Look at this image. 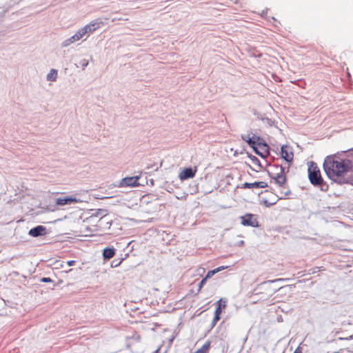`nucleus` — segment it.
I'll return each instance as SVG.
<instances>
[{
  "mask_svg": "<svg viewBox=\"0 0 353 353\" xmlns=\"http://www.w3.org/2000/svg\"><path fill=\"white\" fill-rule=\"evenodd\" d=\"M323 168L328 178L335 182L345 184L353 181V163L350 159L335 155L327 157Z\"/></svg>",
  "mask_w": 353,
  "mask_h": 353,
  "instance_id": "nucleus-1",
  "label": "nucleus"
},
{
  "mask_svg": "<svg viewBox=\"0 0 353 353\" xmlns=\"http://www.w3.org/2000/svg\"><path fill=\"white\" fill-rule=\"evenodd\" d=\"M275 172H268L269 176L271 178V181H274L279 188V195L274 196L272 192L267 193L272 196L271 199L263 197V203L270 207L274 205L279 199H283L290 193L287 185V177L284 171V168L282 166L274 165Z\"/></svg>",
  "mask_w": 353,
  "mask_h": 353,
  "instance_id": "nucleus-2",
  "label": "nucleus"
},
{
  "mask_svg": "<svg viewBox=\"0 0 353 353\" xmlns=\"http://www.w3.org/2000/svg\"><path fill=\"white\" fill-rule=\"evenodd\" d=\"M307 167L308 178L310 183L315 186H321V189H323L324 181L317 164L310 161L307 163Z\"/></svg>",
  "mask_w": 353,
  "mask_h": 353,
  "instance_id": "nucleus-3",
  "label": "nucleus"
},
{
  "mask_svg": "<svg viewBox=\"0 0 353 353\" xmlns=\"http://www.w3.org/2000/svg\"><path fill=\"white\" fill-rule=\"evenodd\" d=\"M241 224L245 226L258 227L259 222L256 217L252 214H246L241 216Z\"/></svg>",
  "mask_w": 353,
  "mask_h": 353,
  "instance_id": "nucleus-4",
  "label": "nucleus"
},
{
  "mask_svg": "<svg viewBox=\"0 0 353 353\" xmlns=\"http://www.w3.org/2000/svg\"><path fill=\"white\" fill-rule=\"evenodd\" d=\"M196 171V168H194V169L191 168H184L179 173V178L182 181L193 178Z\"/></svg>",
  "mask_w": 353,
  "mask_h": 353,
  "instance_id": "nucleus-5",
  "label": "nucleus"
},
{
  "mask_svg": "<svg viewBox=\"0 0 353 353\" xmlns=\"http://www.w3.org/2000/svg\"><path fill=\"white\" fill-rule=\"evenodd\" d=\"M103 24V21L100 19H97L92 21L90 23L85 26V28L88 33H92L96 30L100 28Z\"/></svg>",
  "mask_w": 353,
  "mask_h": 353,
  "instance_id": "nucleus-6",
  "label": "nucleus"
},
{
  "mask_svg": "<svg viewBox=\"0 0 353 353\" xmlns=\"http://www.w3.org/2000/svg\"><path fill=\"white\" fill-rule=\"evenodd\" d=\"M28 234L33 237L45 235L46 234V228L43 225H37L30 229Z\"/></svg>",
  "mask_w": 353,
  "mask_h": 353,
  "instance_id": "nucleus-7",
  "label": "nucleus"
},
{
  "mask_svg": "<svg viewBox=\"0 0 353 353\" xmlns=\"http://www.w3.org/2000/svg\"><path fill=\"white\" fill-rule=\"evenodd\" d=\"M281 156L287 162H291L293 160L294 154L291 149L288 146H282Z\"/></svg>",
  "mask_w": 353,
  "mask_h": 353,
  "instance_id": "nucleus-8",
  "label": "nucleus"
},
{
  "mask_svg": "<svg viewBox=\"0 0 353 353\" xmlns=\"http://www.w3.org/2000/svg\"><path fill=\"white\" fill-rule=\"evenodd\" d=\"M77 199L72 196H65L63 198H58L56 199L55 203L57 205H65L71 203H77Z\"/></svg>",
  "mask_w": 353,
  "mask_h": 353,
  "instance_id": "nucleus-9",
  "label": "nucleus"
},
{
  "mask_svg": "<svg viewBox=\"0 0 353 353\" xmlns=\"http://www.w3.org/2000/svg\"><path fill=\"white\" fill-rule=\"evenodd\" d=\"M268 186V183L265 181H259L254 183L245 182L243 184V187L245 188L253 189V188H265Z\"/></svg>",
  "mask_w": 353,
  "mask_h": 353,
  "instance_id": "nucleus-10",
  "label": "nucleus"
},
{
  "mask_svg": "<svg viewBox=\"0 0 353 353\" xmlns=\"http://www.w3.org/2000/svg\"><path fill=\"white\" fill-rule=\"evenodd\" d=\"M139 176L125 177L123 179L122 183L126 186H137L139 185Z\"/></svg>",
  "mask_w": 353,
  "mask_h": 353,
  "instance_id": "nucleus-11",
  "label": "nucleus"
},
{
  "mask_svg": "<svg viewBox=\"0 0 353 353\" xmlns=\"http://www.w3.org/2000/svg\"><path fill=\"white\" fill-rule=\"evenodd\" d=\"M216 307L214 312V316L212 320V324L216 325V323L220 320L221 317L220 315L222 312V309L221 308V301H217L216 303Z\"/></svg>",
  "mask_w": 353,
  "mask_h": 353,
  "instance_id": "nucleus-12",
  "label": "nucleus"
},
{
  "mask_svg": "<svg viewBox=\"0 0 353 353\" xmlns=\"http://www.w3.org/2000/svg\"><path fill=\"white\" fill-rule=\"evenodd\" d=\"M87 33V30H85L84 26L82 28L79 29L73 36H72V39L74 41H77L80 40Z\"/></svg>",
  "mask_w": 353,
  "mask_h": 353,
  "instance_id": "nucleus-13",
  "label": "nucleus"
},
{
  "mask_svg": "<svg viewBox=\"0 0 353 353\" xmlns=\"http://www.w3.org/2000/svg\"><path fill=\"white\" fill-rule=\"evenodd\" d=\"M115 254L114 249L113 248H105L103 250V256L104 259H110Z\"/></svg>",
  "mask_w": 353,
  "mask_h": 353,
  "instance_id": "nucleus-14",
  "label": "nucleus"
},
{
  "mask_svg": "<svg viewBox=\"0 0 353 353\" xmlns=\"http://www.w3.org/2000/svg\"><path fill=\"white\" fill-rule=\"evenodd\" d=\"M57 77V71L54 69H52L47 75V79L48 81H54Z\"/></svg>",
  "mask_w": 353,
  "mask_h": 353,
  "instance_id": "nucleus-15",
  "label": "nucleus"
},
{
  "mask_svg": "<svg viewBox=\"0 0 353 353\" xmlns=\"http://www.w3.org/2000/svg\"><path fill=\"white\" fill-rule=\"evenodd\" d=\"M243 139L252 148H255L256 141L254 139L247 136L243 137Z\"/></svg>",
  "mask_w": 353,
  "mask_h": 353,
  "instance_id": "nucleus-16",
  "label": "nucleus"
},
{
  "mask_svg": "<svg viewBox=\"0 0 353 353\" xmlns=\"http://www.w3.org/2000/svg\"><path fill=\"white\" fill-rule=\"evenodd\" d=\"M75 42L74 40L72 39V37L66 40H65L63 43H62V46L63 47H67L69 45H70L71 43Z\"/></svg>",
  "mask_w": 353,
  "mask_h": 353,
  "instance_id": "nucleus-17",
  "label": "nucleus"
},
{
  "mask_svg": "<svg viewBox=\"0 0 353 353\" xmlns=\"http://www.w3.org/2000/svg\"><path fill=\"white\" fill-rule=\"evenodd\" d=\"M216 273H217V270H210L207 273V274L204 279L207 280V279H210V277H212Z\"/></svg>",
  "mask_w": 353,
  "mask_h": 353,
  "instance_id": "nucleus-18",
  "label": "nucleus"
},
{
  "mask_svg": "<svg viewBox=\"0 0 353 353\" xmlns=\"http://www.w3.org/2000/svg\"><path fill=\"white\" fill-rule=\"evenodd\" d=\"M41 281L43 283H52V280L49 277H43L41 279Z\"/></svg>",
  "mask_w": 353,
  "mask_h": 353,
  "instance_id": "nucleus-19",
  "label": "nucleus"
},
{
  "mask_svg": "<svg viewBox=\"0 0 353 353\" xmlns=\"http://www.w3.org/2000/svg\"><path fill=\"white\" fill-rule=\"evenodd\" d=\"M206 281L207 280L205 279L204 278L201 281V282L199 284V290H201V289L203 288V285L205 283Z\"/></svg>",
  "mask_w": 353,
  "mask_h": 353,
  "instance_id": "nucleus-20",
  "label": "nucleus"
},
{
  "mask_svg": "<svg viewBox=\"0 0 353 353\" xmlns=\"http://www.w3.org/2000/svg\"><path fill=\"white\" fill-rule=\"evenodd\" d=\"M218 301H221V309H225V307H226V304H225V301H223V300L221 299H219Z\"/></svg>",
  "mask_w": 353,
  "mask_h": 353,
  "instance_id": "nucleus-21",
  "label": "nucleus"
},
{
  "mask_svg": "<svg viewBox=\"0 0 353 353\" xmlns=\"http://www.w3.org/2000/svg\"><path fill=\"white\" fill-rule=\"evenodd\" d=\"M254 162H255L257 164L259 169L262 168V165H261L259 161L256 158L254 160Z\"/></svg>",
  "mask_w": 353,
  "mask_h": 353,
  "instance_id": "nucleus-22",
  "label": "nucleus"
},
{
  "mask_svg": "<svg viewBox=\"0 0 353 353\" xmlns=\"http://www.w3.org/2000/svg\"><path fill=\"white\" fill-rule=\"evenodd\" d=\"M75 263H76L75 261L71 260V261H68L67 262V264L69 266H72V265H74L75 264Z\"/></svg>",
  "mask_w": 353,
  "mask_h": 353,
  "instance_id": "nucleus-23",
  "label": "nucleus"
},
{
  "mask_svg": "<svg viewBox=\"0 0 353 353\" xmlns=\"http://www.w3.org/2000/svg\"><path fill=\"white\" fill-rule=\"evenodd\" d=\"M224 269H225V268L223 266H221V267H219V268L214 269V270H217V272H219V271L224 270Z\"/></svg>",
  "mask_w": 353,
  "mask_h": 353,
  "instance_id": "nucleus-24",
  "label": "nucleus"
},
{
  "mask_svg": "<svg viewBox=\"0 0 353 353\" xmlns=\"http://www.w3.org/2000/svg\"><path fill=\"white\" fill-rule=\"evenodd\" d=\"M263 148H265L266 152H268V146L266 144L263 145Z\"/></svg>",
  "mask_w": 353,
  "mask_h": 353,
  "instance_id": "nucleus-25",
  "label": "nucleus"
},
{
  "mask_svg": "<svg viewBox=\"0 0 353 353\" xmlns=\"http://www.w3.org/2000/svg\"><path fill=\"white\" fill-rule=\"evenodd\" d=\"M294 353H296V352H294Z\"/></svg>",
  "mask_w": 353,
  "mask_h": 353,
  "instance_id": "nucleus-26",
  "label": "nucleus"
}]
</instances>
